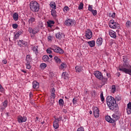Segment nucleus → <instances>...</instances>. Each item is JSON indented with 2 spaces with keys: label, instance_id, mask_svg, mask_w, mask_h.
Masks as SVG:
<instances>
[{
  "label": "nucleus",
  "instance_id": "nucleus-8",
  "mask_svg": "<svg viewBox=\"0 0 131 131\" xmlns=\"http://www.w3.org/2000/svg\"><path fill=\"white\" fill-rule=\"evenodd\" d=\"M94 75L96 77V78H98V79L99 80L101 79V78L103 77V74L101 72L99 71H95Z\"/></svg>",
  "mask_w": 131,
  "mask_h": 131
},
{
  "label": "nucleus",
  "instance_id": "nucleus-49",
  "mask_svg": "<svg viewBox=\"0 0 131 131\" xmlns=\"http://www.w3.org/2000/svg\"><path fill=\"white\" fill-rule=\"evenodd\" d=\"M115 100L116 101H117V102H118V101H120V100H121V98H120V97L118 96L116 97Z\"/></svg>",
  "mask_w": 131,
  "mask_h": 131
},
{
  "label": "nucleus",
  "instance_id": "nucleus-36",
  "mask_svg": "<svg viewBox=\"0 0 131 131\" xmlns=\"http://www.w3.org/2000/svg\"><path fill=\"white\" fill-rule=\"evenodd\" d=\"M58 103L60 106H63V105H64V100L62 99H60L59 100Z\"/></svg>",
  "mask_w": 131,
  "mask_h": 131
},
{
  "label": "nucleus",
  "instance_id": "nucleus-47",
  "mask_svg": "<svg viewBox=\"0 0 131 131\" xmlns=\"http://www.w3.org/2000/svg\"><path fill=\"white\" fill-rule=\"evenodd\" d=\"M73 103L74 105H75L77 103V99L75 98H73Z\"/></svg>",
  "mask_w": 131,
  "mask_h": 131
},
{
  "label": "nucleus",
  "instance_id": "nucleus-2",
  "mask_svg": "<svg viewBox=\"0 0 131 131\" xmlns=\"http://www.w3.org/2000/svg\"><path fill=\"white\" fill-rule=\"evenodd\" d=\"M106 103L110 110L118 112L119 107H118V104L116 103V100L113 97L108 96L106 98Z\"/></svg>",
  "mask_w": 131,
  "mask_h": 131
},
{
  "label": "nucleus",
  "instance_id": "nucleus-64",
  "mask_svg": "<svg viewBox=\"0 0 131 131\" xmlns=\"http://www.w3.org/2000/svg\"><path fill=\"white\" fill-rule=\"evenodd\" d=\"M63 112H64V113H67V110H65V109H63L62 110Z\"/></svg>",
  "mask_w": 131,
  "mask_h": 131
},
{
  "label": "nucleus",
  "instance_id": "nucleus-51",
  "mask_svg": "<svg viewBox=\"0 0 131 131\" xmlns=\"http://www.w3.org/2000/svg\"><path fill=\"white\" fill-rule=\"evenodd\" d=\"M77 131H84L83 127H79Z\"/></svg>",
  "mask_w": 131,
  "mask_h": 131
},
{
  "label": "nucleus",
  "instance_id": "nucleus-45",
  "mask_svg": "<svg viewBox=\"0 0 131 131\" xmlns=\"http://www.w3.org/2000/svg\"><path fill=\"white\" fill-rule=\"evenodd\" d=\"M126 111H127V114H128V115H130V114H131V108H127Z\"/></svg>",
  "mask_w": 131,
  "mask_h": 131
},
{
  "label": "nucleus",
  "instance_id": "nucleus-9",
  "mask_svg": "<svg viewBox=\"0 0 131 131\" xmlns=\"http://www.w3.org/2000/svg\"><path fill=\"white\" fill-rule=\"evenodd\" d=\"M99 112V111L98 107H95L94 108L93 113L95 117H96V118H98V117L100 116V113Z\"/></svg>",
  "mask_w": 131,
  "mask_h": 131
},
{
  "label": "nucleus",
  "instance_id": "nucleus-46",
  "mask_svg": "<svg viewBox=\"0 0 131 131\" xmlns=\"http://www.w3.org/2000/svg\"><path fill=\"white\" fill-rule=\"evenodd\" d=\"M62 116H60L59 118H55V120L59 122V121H61V120H62Z\"/></svg>",
  "mask_w": 131,
  "mask_h": 131
},
{
  "label": "nucleus",
  "instance_id": "nucleus-62",
  "mask_svg": "<svg viewBox=\"0 0 131 131\" xmlns=\"http://www.w3.org/2000/svg\"><path fill=\"white\" fill-rule=\"evenodd\" d=\"M21 72H24V73H27V72L24 70H21Z\"/></svg>",
  "mask_w": 131,
  "mask_h": 131
},
{
  "label": "nucleus",
  "instance_id": "nucleus-16",
  "mask_svg": "<svg viewBox=\"0 0 131 131\" xmlns=\"http://www.w3.org/2000/svg\"><path fill=\"white\" fill-rule=\"evenodd\" d=\"M96 43L98 47L101 46L102 43H103V38L102 37L98 38L96 41Z\"/></svg>",
  "mask_w": 131,
  "mask_h": 131
},
{
  "label": "nucleus",
  "instance_id": "nucleus-15",
  "mask_svg": "<svg viewBox=\"0 0 131 131\" xmlns=\"http://www.w3.org/2000/svg\"><path fill=\"white\" fill-rule=\"evenodd\" d=\"M33 89H38L39 88V83L36 81H34L32 83Z\"/></svg>",
  "mask_w": 131,
  "mask_h": 131
},
{
  "label": "nucleus",
  "instance_id": "nucleus-31",
  "mask_svg": "<svg viewBox=\"0 0 131 131\" xmlns=\"http://www.w3.org/2000/svg\"><path fill=\"white\" fill-rule=\"evenodd\" d=\"M3 109H5V108H7L8 106V100H6L4 101V102H3Z\"/></svg>",
  "mask_w": 131,
  "mask_h": 131
},
{
  "label": "nucleus",
  "instance_id": "nucleus-27",
  "mask_svg": "<svg viewBox=\"0 0 131 131\" xmlns=\"http://www.w3.org/2000/svg\"><path fill=\"white\" fill-rule=\"evenodd\" d=\"M76 72H81L82 71V67L76 66L75 67Z\"/></svg>",
  "mask_w": 131,
  "mask_h": 131
},
{
  "label": "nucleus",
  "instance_id": "nucleus-5",
  "mask_svg": "<svg viewBox=\"0 0 131 131\" xmlns=\"http://www.w3.org/2000/svg\"><path fill=\"white\" fill-rule=\"evenodd\" d=\"M64 24L67 26H75L76 25V22L72 19H68L65 21Z\"/></svg>",
  "mask_w": 131,
  "mask_h": 131
},
{
  "label": "nucleus",
  "instance_id": "nucleus-43",
  "mask_svg": "<svg viewBox=\"0 0 131 131\" xmlns=\"http://www.w3.org/2000/svg\"><path fill=\"white\" fill-rule=\"evenodd\" d=\"M28 31L30 33H32V34H33V29H32V28L29 27L28 29Z\"/></svg>",
  "mask_w": 131,
  "mask_h": 131
},
{
  "label": "nucleus",
  "instance_id": "nucleus-13",
  "mask_svg": "<svg viewBox=\"0 0 131 131\" xmlns=\"http://www.w3.org/2000/svg\"><path fill=\"white\" fill-rule=\"evenodd\" d=\"M109 27H110V28H113V29H116V28H118L119 27V25L118 23H114L113 25H109Z\"/></svg>",
  "mask_w": 131,
  "mask_h": 131
},
{
  "label": "nucleus",
  "instance_id": "nucleus-18",
  "mask_svg": "<svg viewBox=\"0 0 131 131\" xmlns=\"http://www.w3.org/2000/svg\"><path fill=\"white\" fill-rule=\"evenodd\" d=\"M47 23L48 25V27L52 28V27L54 26V24H55V21H54V20H49V21H47Z\"/></svg>",
  "mask_w": 131,
  "mask_h": 131
},
{
  "label": "nucleus",
  "instance_id": "nucleus-54",
  "mask_svg": "<svg viewBox=\"0 0 131 131\" xmlns=\"http://www.w3.org/2000/svg\"><path fill=\"white\" fill-rule=\"evenodd\" d=\"M47 52L48 53V54H52V53H53V52L52 51V50H51V49H48L47 50Z\"/></svg>",
  "mask_w": 131,
  "mask_h": 131
},
{
  "label": "nucleus",
  "instance_id": "nucleus-37",
  "mask_svg": "<svg viewBox=\"0 0 131 131\" xmlns=\"http://www.w3.org/2000/svg\"><path fill=\"white\" fill-rule=\"evenodd\" d=\"M100 99L101 100V102H104V100H105V99L104 98V95L103 94V92H101Z\"/></svg>",
  "mask_w": 131,
  "mask_h": 131
},
{
  "label": "nucleus",
  "instance_id": "nucleus-21",
  "mask_svg": "<svg viewBox=\"0 0 131 131\" xmlns=\"http://www.w3.org/2000/svg\"><path fill=\"white\" fill-rule=\"evenodd\" d=\"M88 45H89L91 48H94V46L96 44V42L95 41V40H92V41H88Z\"/></svg>",
  "mask_w": 131,
  "mask_h": 131
},
{
  "label": "nucleus",
  "instance_id": "nucleus-56",
  "mask_svg": "<svg viewBox=\"0 0 131 131\" xmlns=\"http://www.w3.org/2000/svg\"><path fill=\"white\" fill-rule=\"evenodd\" d=\"M51 96L53 99H55V98H56V94H55V93H51Z\"/></svg>",
  "mask_w": 131,
  "mask_h": 131
},
{
  "label": "nucleus",
  "instance_id": "nucleus-63",
  "mask_svg": "<svg viewBox=\"0 0 131 131\" xmlns=\"http://www.w3.org/2000/svg\"><path fill=\"white\" fill-rule=\"evenodd\" d=\"M29 97L30 98H31L32 97V92H30V94H29Z\"/></svg>",
  "mask_w": 131,
  "mask_h": 131
},
{
  "label": "nucleus",
  "instance_id": "nucleus-53",
  "mask_svg": "<svg viewBox=\"0 0 131 131\" xmlns=\"http://www.w3.org/2000/svg\"><path fill=\"white\" fill-rule=\"evenodd\" d=\"M127 108H128V109H131V102H129L127 104Z\"/></svg>",
  "mask_w": 131,
  "mask_h": 131
},
{
  "label": "nucleus",
  "instance_id": "nucleus-24",
  "mask_svg": "<svg viewBox=\"0 0 131 131\" xmlns=\"http://www.w3.org/2000/svg\"><path fill=\"white\" fill-rule=\"evenodd\" d=\"M13 18L14 21H18V19H19V15L17 13H15L13 14Z\"/></svg>",
  "mask_w": 131,
  "mask_h": 131
},
{
  "label": "nucleus",
  "instance_id": "nucleus-10",
  "mask_svg": "<svg viewBox=\"0 0 131 131\" xmlns=\"http://www.w3.org/2000/svg\"><path fill=\"white\" fill-rule=\"evenodd\" d=\"M17 45L19 47H23L24 48L27 46V42L24 41L23 40H19V41H17Z\"/></svg>",
  "mask_w": 131,
  "mask_h": 131
},
{
  "label": "nucleus",
  "instance_id": "nucleus-19",
  "mask_svg": "<svg viewBox=\"0 0 131 131\" xmlns=\"http://www.w3.org/2000/svg\"><path fill=\"white\" fill-rule=\"evenodd\" d=\"M109 35H110L111 37H112L113 38H116V33L114 31H110Z\"/></svg>",
  "mask_w": 131,
  "mask_h": 131
},
{
  "label": "nucleus",
  "instance_id": "nucleus-28",
  "mask_svg": "<svg viewBox=\"0 0 131 131\" xmlns=\"http://www.w3.org/2000/svg\"><path fill=\"white\" fill-rule=\"evenodd\" d=\"M26 61L27 63H30L31 61H32V58H31V57H30V55H27L26 57Z\"/></svg>",
  "mask_w": 131,
  "mask_h": 131
},
{
  "label": "nucleus",
  "instance_id": "nucleus-60",
  "mask_svg": "<svg viewBox=\"0 0 131 131\" xmlns=\"http://www.w3.org/2000/svg\"><path fill=\"white\" fill-rule=\"evenodd\" d=\"M2 62H3V64H7V60H6V59L3 60Z\"/></svg>",
  "mask_w": 131,
  "mask_h": 131
},
{
  "label": "nucleus",
  "instance_id": "nucleus-58",
  "mask_svg": "<svg viewBox=\"0 0 131 131\" xmlns=\"http://www.w3.org/2000/svg\"><path fill=\"white\" fill-rule=\"evenodd\" d=\"M61 68L63 69V68H65V67H66V64L63 63L61 64Z\"/></svg>",
  "mask_w": 131,
  "mask_h": 131
},
{
  "label": "nucleus",
  "instance_id": "nucleus-59",
  "mask_svg": "<svg viewBox=\"0 0 131 131\" xmlns=\"http://www.w3.org/2000/svg\"><path fill=\"white\" fill-rule=\"evenodd\" d=\"M19 36H20V35L18 34L17 33H16L15 35V39H17V38H18Z\"/></svg>",
  "mask_w": 131,
  "mask_h": 131
},
{
  "label": "nucleus",
  "instance_id": "nucleus-41",
  "mask_svg": "<svg viewBox=\"0 0 131 131\" xmlns=\"http://www.w3.org/2000/svg\"><path fill=\"white\" fill-rule=\"evenodd\" d=\"M109 15H110V17H112V18H115V16L116 15V13H115V12H113V13H110Z\"/></svg>",
  "mask_w": 131,
  "mask_h": 131
},
{
  "label": "nucleus",
  "instance_id": "nucleus-52",
  "mask_svg": "<svg viewBox=\"0 0 131 131\" xmlns=\"http://www.w3.org/2000/svg\"><path fill=\"white\" fill-rule=\"evenodd\" d=\"M51 94H55V92H56V90H55V88H52L51 89Z\"/></svg>",
  "mask_w": 131,
  "mask_h": 131
},
{
  "label": "nucleus",
  "instance_id": "nucleus-39",
  "mask_svg": "<svg viewBox=\"0 0 131 131\" xmlns=\"http://www.w3.org/2000/svg\"><path fill=\"white\" fill-rule=\"evenodd\" d=\"M38 28H41V29H42V27H43V25H42V22L39 21L38 23Z\"/></svg>",
  "mask_w": 131,
  "mask_h": 131
},
{
  "label": "nucleus",
  "instance_id": "nucleus-29",
  "mask_svg": "<svg viewBox=\"0 0 131 131\" xmlns=\"http://www.w3.org/2000/svg\"><path fill=\"white\" fill-rule=\"evenodd\" d=\"M54 59L56 63H61V62H62L61 59L59 58L57 56H55L54 57Z\"/></svg>",
  "mask_w": 131,
  "mask_h": 131
},
{
  "label": "nucleus",
  "instance_id": "nucleus-42",
  "mask_svg": "<svg viewBox=\"0 0 131 131\" xmlns=\"http://www.w3.org/2000/svg\"><path fill=\"white\" fill-rule=\"evenodd\" d=\"M26 68H27V69H30V68H31V66L30 65V62H27Z\"/></svg>",
  "mask_w": 131,
  "mask_h": 131
},
{
  "label": "nucleus",
  "instance_id": "nucleus-25",
  "mask_svg": "<svg viewBox=\"0 0 131 131\" xmlns=\"http://www.w3.org/2000/svg\"><path fill=\"white\" fill-rule=\"evenodd\" d=\"M105 120H106L107 122H110V123H113V122H112V119L110 116H105Z\"/></svg>",
  "mask_w": 131,
  "mask_h": 131
},
{
  "label": "nucleus",
  "instance_id": "nucleus-17",
  "mask_svg": "<svg viewBox=\"0 0 131 131\" xmlns=\"http://www.w3.org/2000/svg\"><path fill=\"white\" fill-rule=\"evenodd\" d=\"M99 80L102 81V85H104L107 83V81H108V78H104V76H102V78L99 79Z\"/></svg>",
  "mask_w": 131,
  "mask_h": 131
},
{
  "label": "nucleus",
  "instance_id": "nucleus-44",
  "mask_svg": "<svg viewBox=\"0 0 131 131\" xmlns=\"http://www.w3.org/2000/svg\"><path fill=\"white\" fill-rule=\"evenodd\" d=\"M69 11V7L68 6H65L63 8L64 12H68Z\"/></svg>",
  "mask_w": 131,
  "mask_h": 131
},
{
  "label": "nucleus",
  "instance_id": "nucleus-34",
  "mask_svg": "<svg viewBox=\"0 0 131 131\" xmlns=\"http://www.w3.org/2000/svg\"><path fill=\"white\" fill-rule=\"evenodd\" d=\"M126 27L127 28H130L131 27V22L129 20H127L126 23Z\"/></svg>",
  "mask_w": 131,
  "mask_h": 131
},
{
  "label": "nucleus",
  "instance_id": "nucleus-33",
  "mask_svg": "<svg viewBox=\"0 0 131 131\" xmlns=\"http://www.w3.org/2000/svg\"><path fill=\"white\" fill-rule=\"evenodd\" d=\"M39 32V29L38 28H35L33 29V34H36V33H38Z\"/></svg>",
  "mask_w": 131,
  "mask_h": 131
},
{
  "label": "nucleus",
  "instance_id": "nucleus-20",
  "mask_svg": "<svg viewBox=\"0 0 131 131\" xmlns=\"http://www.w3.org/2000/svg\"><path fill=\"white\" fill-rule=\"evenodd\" d=\"M53 127L55 129H57V128H59V122L58 121H56V120H54L53 122Z\"/></svg>",
  "mask_w": 131,
  "mask_h": 131
},
{
  "label": "nucleus",
  "instance_id": "nucleus-4",
  "mask_svg": "<svg viewBox=\"0 0 131 131\" xmlns=\"http://www.w3.org/2000/svg\"><path fill=\"white\" fill-rule=\"evenodd\" d=\"M51 50H52V51H54V52L57 54H64V50H63V49H61L60 47H58L57 46H55L54 47H52L51 48Z\"/></svg>",
  "mask_w": 131,
  "mask_h": 131
},
{
  "label": "nucleus",
  "instance_id": "nucleus-57",
  "mask_svg": "<svg viewBox=\"0 0 131 131\" xmlns=\"http://www.w3.org/2000/svg\"><path fill=\"white\" fill-rule=\"evenodd\" d=\"M115 22H114V20H111L110 21L109 25H113Z\"/></svg>",
  "mask_w": 131,
  "mask_h": 131
},
{
  "label": "nucleus",
  "instance_id": "nucleus-3",
  "mask_svg": "<svg viewBox=\"0 0 131 131\" xmlns=\"http://www.w3.org/2000/svg\"><path fill=\"white\" fill-rule=\"evenodd\" d=\"M39 4L35 1H32L30 3V8L31 11L36 13L39 11Z\"/></svg>",
  "mask_w": 131,
  "mask_h": 131
},
{
  "label": "nucleus",
  "instance_id": "nucleus-48",
  "mask_svg": "<svg viewBox=\"0 0 131 131\" xmlns=\"http://www.w3.org/2000/svg\"><path fill=\"white\" fill-rule=\"evenodd\" d=\"M12 27L14 29H16V28H18V24H13Z\"/></svg>",
  "mask_w": 131,
  "mask_h": 131
},
{
  "label": "nucleus",
  "instance_id": "nucleus-55",
  "mask_svg": "<svg viewBox=\"0 0 131 131\" xmlns=\"http://www.w3.org/2000/svg\"><path fill=\"white\" fill-rule=\"evenodd\" d=\"M17 33L18 35H21L22 34V33H23V31L22 30H20L19 31H18Z\"/></svg>",
  "mask_w": 131,
  "mask_h": 131
},
{
  "label": "nucleus",
  "instance_id": "nucleus-23",
  "mask_svg": "<svg viewBox=\"0 0 131 131\" xmlns=\"http://www.w3.org/2000/svg\"><path fill=\"white\" fill-rule=\"evenodd\" d=\"M68 76H69V75H68V73L66 72H64L62 74V78H64V79H67V78H68Z\"/></svg>",
  "mask_w": 131,
  "mask_h": 131
},
{
  "label": "nucleus",
  "instance_id": "nucleus-22",
  "mask_svg": "<svg viewBox=\"0 0 131 131\" xmlns=\"http://www.w3.org/2000/svg\"><path fill=\"white\" fill-rule=\"evenodd\" d=\"M50 7L53 9V10H56L57 6H56V3L54 2H51L50 4Z\"/></svg>",
  "mask_w": 131,
  "mask_h": 131
},
{
  "label": "nucleus",
  "instance_id": "nucleus-6",
  "mask_svg": "<svg viewBox=\"0 0 131 131\" xmlns=\"http://www.w3.org/2000/svg\"><path fill=\"white\" fill-rule=\"evenodd\" d=\"M17 119L18 123H23V122H26L27 121V117H26L25 116H22L19 115L17 117Z\"/></svg>",
  "mask_w": 131,
  "mask_h": 131
},
{
  "label": "nucleus",
  "instance_id": "nucleus-26",
  "mask_svg": "<svg viewBox=\"0 0 131 131\" xmlns=\"http://www.w3.org/2000/svg\"><path fill=\"white\" fill-rule=\"evenodd\" d=\"M50 58H49V56L46 55L43 56L42 57V60L44 61V62H49V59Z\"/></svg>",
  "mask_w": 131,
  "mask_h": 131
},
{
  "label": "nucleus",
  "instance_id": "nucleus-1",
  "mask_svg": "<svg viewBox=\"0 0 131 131\" xmlns=\"http://www.w3.org/2000/svg\"><path fill=\"white\" fill-rule=\"evenodd\" d=\"M128 60L129 59L127 57L124 56L123 58V64L119 67V70L126 74L131 75V66L128 63Z\"/></svg>",
  "mask_w": 131,
  "mask_h": 131
},
{
  "label": "nucleus",
  "instance_id": "nucleus-7",
  "mask_svg": "<svg viewBox=\"0 0 131 131\" xmlns=\"http://www.w3.org/2000/svg\"><path fill=\"white\" fill-rule=\"evenodd\" d=\"M85 36L86 38H88V39H91V38L93 37V32H92V30L88 29L85 31Z\"/></svg>",
  "mask_w": 131,
  "mask_h": 131
},
{
  "label": "nucleus",
  "instance_id": "nucleus-50",
  "mask_svg": "<svg viewBox=\"0 0 131 131\" xmlns=\"http://www.w3.org/2000/svg\"><path fill=\"white\" fill-rule=\"evenodd\" d=\"M33 52H37V53H38V49H37V47H34L33 48Z\"/></svg>",
  "mask_w": 131,
  "mask_h": 131
},
{
  "label": "nucleus",
  "instance_id": "nucleus-40",
  "mask_svg": "<svg viewBox=\"0 0 131 131\" xmlns=\"http://www.w3.org/2000/svg\"><path fill=\"white\" fill-rule=\"evenodd\" d=\"M112 90H113V93L114 94L116 92V86L115 85L112 86Z\"/></svg>",
  "mask_w": 131,
  "mask_h": 131
},
{
  "label": "nucleus",
  "instance_id": "nucleus-38",
  "mask_svg": "<svg viewBox=\"0 0 131 131\" xmlns=\"http://www.w3.org/2000/svg\"><path fill=\"white\" fill-rule=\"evenodd\" d=\"M82 9H83V3L81 2L78 6V10H82Z\"/></svg>",
  "mask_w": 131,
  "mask_h": 131
},
{
  "label": "nucleus",
  "instance_id": "nucleus-14",
  "mask_svg": "<svg viewBox=\"0 0 131 131\" xmlns=\"http://www.w3.org/2000/svg\"><path fill=\"white\" fill-rule=\"evenodd\" d=\"M35 18L33 17L32 16H31L30 19L28 20V23L29 24H35Z\"/></svg>",
  "mask_w": 131,
  "mask_h": 131
},
{
  "label": "nucleus",
  "instance_id": "nucleus-32",
  "mask_svg": "<svg viewBox=\"0 0 131 131\" xmlns=\"http://www.w3.org/2000/svg\"><path fill=\"white\" fill-rule=\"evenodd\" d=\"M62 35H63L62 34H60V32L57 33V34H56V38H58L59 39H61V38H62Z\"/></svg>",
  "mask_w": 131,
  "mask_h": 131
},
{
  "label": "nucleus",
  "instance_id": "nucleus-61",
  "mask_svg": "<svg viewBox=\"0 0 131 131\" xmlns=\"http://www.w3.org/2000/svg\"><path fill=\"white\" fill-rule=\"evenodd\" d=\"M48 40H50V41H52V36H48Z\"/></svg>",
  "mask_w": 131,
  "mask_h": 131
},
{
  "label": "nucleus",
  "instance_id": "nucleus-12",
  "mask_svg": "<svg viewBox=\"0 0 131 131\" xmlns=\"http://www.w3.org/2000/svg\"><path fill=\"white\" fill-rule=\"evenodd\" d=\"M112 116L113 118L112 119V122H113V123L116 122V121H117V120H118L120 118L119 116L115 114H113Z\"/></svg>",
  "mask_w": 131,
  "mask_h": 131
},
{
  "label": "nucleus",
  "instance_id": "nucleus-35",
  "mask_svg": "<svg viewBox=\"0 0 131 131\" xmlns=\"http://www.w3.org/2000/svg\"><path fill=\"white\" fill-rule=\"evenodd\" d=\"M40 68H41V69H45L46 67H47V64L45 63H42L40 65Z\"/></svg>",
  "mask_w": 131,
  "mask_h": 131
},
{
  "label": "nucleus",
  "instance_id": "nucleus-11",
  "mask_svg": "<svg viewBox=\"0 0 131 131\" xmlns=\"http://www.w3.org/2000/svg\"><path fill=\"white\" fill-rule=\"evenodd\" d=\"M88 10L92 13L93 16H96L97 12L96 10H94L93 9V5H89Z\"/></svg>",
  "mask_w": 131,
  "mask_h": 131
},
{
  "label": "nucleus",
  "instance_id": "nucleus-30",
  "mask_svg": "<svg viewBox=\"0 0 131 131\" xmlns=\"http://www.w3.org/2000/svg\"><path fill=\"white\" fill-rule=\"evenodd\" d=\"M56 13H57V12L56 11V10H55V9H52L51 10L52 16H53V17H55V18L57 17V14H56Z\"/></svg>",
  "mask_w": 131,
  "mask_h": 131
}]
</instances>
